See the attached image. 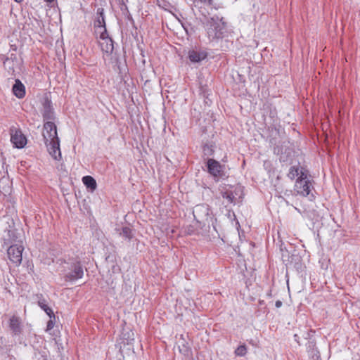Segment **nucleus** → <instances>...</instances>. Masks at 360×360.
I'll use <instances>...</instances> for the list:
<instances>
[{
	"label": "nucleus",
	"instance_id": "f257e3e1",
	"mask_svg": "<svg viewBox=\"0 0 360 360\" xmlns=\"http://www.w3.org/2000/svg\"><path fill=\"white\" fill-rule=\"evenodd\" d=\"M43 136L50 155L56 160L62 158L60 149V140L58 136L57 128L52 121L44 124Z\"/></svg>",
	"mask_w": 360,
	"mask_h": 360
},
{
	"label": "nucleus",
	"instance_id": "f03ea898",
	"mask_svg": "<svg viewBox=\"0 0 360 360\" xmlns=\"http://www.w3.org/2000/svg\"><path fill=\"white\" fill-rule=\"evenodd\" d=\"M205 27L210 41H219L226 38L230 34L227 23L222 17L217 15L206 20Z\"/></svg>",
	"mask_w": 360,
	"mask_h": 360
},
{
	"label": "nucleus",
	"instance_id": "7ed1b4c3",
	"mask_svg": "<svg viewBox=\"0 0 360 360\" xmlns=\"http://www.w3.org/2000/svg\"><path fill=\"white\" fill-rule=\"evenodd\" d=\"M63 272L65 281L74 282L83 277L84 267L78 258H70L64 261Z\"/></svg>",
	"mask_w": 360,
	"mask_h": 360
},
{
	"label": "nucleus",
	"instance_id": "20e7f679",
	"mask_svg": "<svg viewBox=\"0 0 360 360\" xmlns=\"http://www.w3.org/2000/svg\"><path fill=\"white\" fill-rule=\"evenodd\" d=\"M308 171L301 168L300 176L297 179L295 184V191L297 195L307 197L309 200H314V195L311 191L314 188L311 181L308 179Z\"/></svg>",
	"mask_w": 360,
	"mask_h": 360
},
{
	"label": "nucleus",
	"instance_id": "39448f33",
	"mask_svg": "<svg viewBox=\"0 0 360 360\" xmlns=\"http://www.w3.org/2000/svg\"><path fill=\"white\" fill-rule=\"evenodd\" d=\"M11 141L16 148H23L27 144V138L20 129L12 127L10 129Z\"/></svg>",
	"mask_w": 360,
	"mask_h": 360
},
{
	"label": "nucleus",
	"instance_id": "423d86ee",
	"mask_svg": "<svg viewBox=\"0 0 360 360\" xmlns=\"http://www.w3.org/2000/svg\"><path fill=\"white\" fill-rule=\"evenodd\" d=\"M242 193L243 191L240 186H230L221 192L222 198L226 200V202L233 205L236 204L237 198L241 197Z\"/></svg>",
	"mask_w": 360,
	"mask_h": 360
},
{
	"label": "nucleus",
	"instance_id": "0eeeda50",
	"mask_svg": "<svg viewBox=\"0 0 360 360\" xmlns=\"http://www.w3.org/2000/svg\"><path fill=\"white\" fill-rule=\"evenodd\" d=\"M23 250L24 248L22 245L17 244L10 245L7 250V255L10 261L16 266L21 264Z\"/></svg>",
	"mask_w": 360,
	"mask_h": 360
},
{
	"label": "nucleus",
	"instance_id": "6e6552de",
	"mask_svg": "<svg viewBox=\"0 0 360 360\" xmlns=\"http://www.w3.org/2000/svg\"><path fill=\"white\" fill-rule=\"evenodd\" d=\"M207 167L209 174L214 178L221 177L224 174V166L214 159L210 158L207 160Z\"/></svg>",
	"mask_w": 360,
	"mask_h": 360
},
{
	"label": "nucleus",
	"instance_id": "1a4fd4ad",
	"mask_svg": "<svg viewBox=\"0 0 360 360\" xmlns=\"http://www.w3.org/2000/svg\"><path fill=\"white\" fill-rule=\"evenodd\" d=\"M41 115L44 121H52L56 118L54 109L52 105V102L50 99H44L42 103Z\"/></svg>",
	"mask_w": 360,
	"mask_h": 360
},
{
	"label": "nucleus",
	"instance_id": "9d476101",
	"mask_svg": "<svg viewBox=\"0 0 360 360\" xmlns=\"http://www.w3.org/2000/svg\"><path fill=\"white\" fill-rule=\"evenodd\" d=\"M8 327L13 336H19L22 331V323L21 319L15 315H13L8 321Z\"/></svg>",
	"mask_w": 360,
	"mask_h": 360
},
{
	"label": "nucleus",
	"instance_id": "9b49d317",
	"mask_svg": "<svg viewBox=\"0 0 360 360\" xmlns=\"http://www.w3.org/2000/svg\"><path fill=\"white\" fill-rule=\"evenodd\" d=\"M12 91L18 98H22L25 96V86L19 79L15 80Z\"/></svg>",
	"mask_w": 360,
	"mask_h": 360
},
{
	"label": "nucleus",
	"instance_id": "f8f14e48",
	"mask_svg": "<svg viewBox=\"0 0 360 360\" xmlns=\"http://www.w3.org/2000/svg\"><path fill=\"white\" fill-rule=\"evenodd\" d=\"M207 57V53L203 51H190L188 58L193 63H198Z\"/></svg>",
	"mask_w": 360,
	"mask_h": 360
},
{
	"label": "nucleus",
	"instance_id": "ddd939ff",
	"mask_svg": "<svg viewBox=\"0 0 360 360\" xmlns=\"http://www.w3.org/2000/svg\"><path fill=\"white\" fill-rule=\"evenodd\" d=\"M269 130H271L272 135L275 136V137L270 140V143L271 144H275V139H276V137H281L282 134H284V129L279 124H273L272 126L269 127Z\"/></svg>",
	"mask_w": 360,
	"mask_h": 360
},
{
	"label": "nucleus",
	"instance_id": "4468645a",
	"mask_svg": "<svg viewBox=\"0 0 360 360\" xmlns=\"http://www.w3.org/2000/svg\"><path fill=\"white\" fill-rule=\"evenodd\" d=\"M100 46L103 53L110 54L114 49L113 41L112 39H107L100 42Z\"/></svg>",
	"mask_w": 360,
	"mask_h": 360
},
{
	"label": "nucleus",
	"instance_id": "2eb2a0df",
	"mask_svg": "<svg viewBox=\"0 0 360 360\" xmlns=\"http://www.w3.org/2000/svg\"><path fill=\"white\" fill-rule=\"evenodd\" d=\"M119 234L121 237H122L125 240H127L128 241H131L134 236V231L129 226L122 227L120 229Z\"/></svg>",
	"mask_w": 360,
	"mask_h": 360
},
{
	"label": "nucleus",
	"instance_id": "dca6fc26",
	"mask_svg": "<svg viewBox=\"0 0 360 360\" xmlns=\"http://www.w3.org/2000/svg\"><path fill=\"white\" fill-rule=\"evenodd\" d=\"M82 182L86 188H90L92 191L96 190L97 187L96 180L91 176H84L82 178Z\"/></svg>",
	"mask_w": 360,
	"mask_h": 360
},
{
	"label": "nucleus",
	"instance_id": "f3484780",
	"mask_svg": "<svg viewBox=\"0 0 360 360\" xmlns=\"http://www.w3.org/2000/svg\"><path fill=\"white\" fill-rule=\"evenodd\" d=\"M38 305L43 309L48 316L54 314L53 310L46 304L45 299H40L38 301Z\"/></svg>",
	"mask_w": 360,
	"mask_h": 360
},
{
	"label": "nucleus",
	"instance_id": "a211bd4d",
	"mask_svg": "<svg viewBox=\"0 0 360 360\" xmlns=\"http://www.w3.org/2000/svg\"><path fill=\"white\" fill-rule=\"evenodd\" d=\"M300 170L299 167L296 166H292L289 169V172L288 174V177L291 180L295 179L296 177H299L300 176Z\"/></svg>",
	"mask_w": 360,
	"mask_h": 360
},
{
	"label": "nucleus",
	"instance_id": "6ab92c4d",
	"mask_svg": "<svg viewBox=\"0 0 360 360\" xmlns=\"http://www.w3.org/2000/svg\"><path fill=\"white\" fill-rule=\"evenodd\" d=\"M34 355L37 360H48V352L45 350L39 351L35 349Z\"/></svg>",
	"mask_w": 360,
	"mask_h": 360
},
{
	"label": "nucleus",
	"instance_id": "aec40b11",
	"mask_svg": "<svg viewBox=\"0 0 360 360\" xmlns=\"http://www.w3.org/2000/svg\"><path fill=\"white\" fill-rule=\"evenodd\" d=\"M248 349L245 345L238 346L235 350V354L238 356H244L247 354Z\"/></svg>",
	"mask_w": 360,
	"mask_h": 360
},
{
	"label": "nucleus",
	"instance_id": "412c9836",
	"mask_svg": "<svg viewBox=\"0 0 360 360\" xmlns=\"http://www.w3.org/2000/svg\"><path fill=\"white\" fill-rule=\"evenodd\" d=\"M49 316V320L47 322L46 328L45 330L46 332H49L51 329H53V328L54 327L55 323H56V316H55V314H53V315H51V316Z\"/></svg>",
	"mask_w": 360,
	"mask_h": 360
},
{
	"label": "nucleus",
	"instance_id": "4be33fe9",
	"mask_svg": "<svg viewBox=\"0 0 360 360\" xmlns=\"http://www.w3.org/2000/svg\"><path fill=\"white\" fill-rule=\"evenodd\" d=\"M94 26L97 28H105L106 27L105 18L97 17L94 22Z\"/></svg>",
	"mask_w": 360,
	"mask_h": 360
},
{
	"label": "nucleus",
	"instance_id": "5701e85b",
	"mask_svg": "<svg viewBox=\"0 0 360 360\" xmlns=\"http://www.w3.org/2000/svg\"><path fill=\"white\" fill-rule=\"evenodd\" d=\"M308 354L311 360H321L320 353L317 349L310 351Z\"/></svg>",
	"mask_w": 360,
	"mask_h": 360
},
{
	"label": "nucleus",
	"instance_id": "b1692460",
	"mask_svg": "<svg viewBox=\"0 0 360 360\" xmlns=\"http://www.w3.org/2000/svg\"><path fill=\"white\" fill-rule=\"evenodd\" d=\"M120 6V8L121 10V11L122 12V13L124 15H128V19L132 22H134L133 20V18L131 17V15L129 14V10H128V8H127V4H124V5H121V6Z\"/></svg>",
	"mask_w": 360,
	"mask_h": 360
},
{
	"label": "nucleus",
	"instance_id": "393cba45",
	"mask_svg": "<svg viewBox=\"0 0 360 360\" xmlns=\"http://www.w3.org/2000/svg\"><path fill=\"white\" fill-rule=\"evenodd\" d=\"M306 346L307 352H310V351L317 349L316 347V342L314 340L310 339L307 343Z\"/></svg>",
	"mask_w": 360,
	"mask_h": 360
},
{
	"label": "nucleus",
	"instance_id": "a878e982",
	"mask_svg": "<svg viewBox=\"0 0 360 360\" xmlns=\"http://www.w3.org/2000/svg\"><path fill=\"white\" fill-rule=\"evenodd\" d=\"M103 31L101 32L99 38L102 41L107 40V39H111L107 32L106 27L105 28H102Z\"/></svg>",
	"mask_w": 360,
	"mask_h": 360
},
{
	"label": "nucleus",
	"instance_id": "bb28decb",
	"mask_svg": "<svg viewBox=\"0 0 360 360\" xmlns=\"http://www.w3.org/2000/svg\"><path fill=\"white\" fill-rule=\"evenodd\" d=\"M203 153L205 155H212L213 153V150L211 146L205 145L203 146Z\"/></svg>",
	"mask_w": 360,
	"mask_h": 360
},
{
	"label": "nucleus",
	"instance_id": "cd10ccee",
	"mask_svg": "<svg viewBox=\"0 0 360 360\" xmlns=\"http://www.w3.org/2000/svg\"><path fill=\"white\" fill-rule=\"evenodd\" d=\"M8 236H9L10 243L15 241V234L14 231L9 230L8 231Z\"/></svg>",
	"mask_w": 360,
	"mask_h": 360
},
{
	"label": "nucleus",
	"instance_id": "c85d7f7f",
	"mask_svg": "<svg viewBox=\"0 0 360 360\" xmlns=\"http://www.w3.org/2000/svg\"><path fill=\"white\" fill-rule=\"evenodd\" d=\"M96 15L97 17H103L105 18L104 9L103 8H98L96 10Z\"/></svg>",
	"mask_w": 360,
	"mask_h": 360
},
{
	"label": "nucleus",
	"instance_id": "c756f323",
	"mask_svg": "<svg viewBox=\"0 0 360 360\" xmlns=\"http://www.w3.org/2000/svg\"><path fill=\"white\" fill-rule=\"evenodd\" d=\"M294 340H295V342H296L299 345H301V343H300V337H299V335H297V334H295V335H294Z\"/></svg>",
	"mask_w": 360,
	"mask_h": 360
},
{
	"label": "nucleus",
	"instance_id": "7c9ffc66",
	"mask_svg": "<svg viewBox=\"0 0 360 360\" xmlns=\"http://www.w3.org/2000/svg\"><path fill=\"white\" fill-rule=\"evenodd\" d=\"M283 303L281 300H277L275 303V307L276 308H280L282 306Z\"/></svg>",
	"mask_w": 360,
	"mask_h": 360
},
{
	"label": "nucleus",
	"instance_id": "2f4dec72",
	"mask_svg": "<svg viewBox=\"0 0 360 360\" xmlns=\"http://www.w3.org/2000/svg\"><path fill=\"white\" fill-rule=\"evenodd\" d=\"M127 0H117V3L119 6L126 4V1Z\"/></svg>",
	"mask_w": 360,
	"mask_h": 360
},
{
	"label": "nucleus",
	"instance_id": "473e14b6",
	"mask_svg": "<svg viewBox=\"0 0 360 360\" xmlns=\"http://www.w3.org/2000/svg\"><path fill=\"white\" fill-rule=\"evenodd\" d=\"M19 343L23 345L24 346H27L25 341H22L21 339L19 340Z\"/></svg>",
	"mask_w": 360,
	"mask_h": 360
},
{
	"label": "nucleus",
	"instance_id": "72a5a7b5",
	"mask_svg": "<svg viewBox=\"0 0 360 360\" xmlns=\"http://www.w3.org/2000/svg\"><path fill=\"white\" fill-rule=\"evenodd\" d=\"M45 1L48 2V3H53L54 1V0H44Z\"/></svg>",
	"mask_w": 360,
	"mask_h": 360
},
{
	"label": "nucleus",
	"instance_id": "f704fd0d",
	"mask_svg": "<svg viewBox=\"0 0 360 360\" xmlns=\"http://www.w3.org/2000/svg\"><path fill=\"white\" fill-rule=\"evenodd\" d=\"M17 3H20L22 0H14Z\"/></svg>",
	"mask_w": 360,
	"mask_h": 360
},
{
	"label": "nucleus",
	"instance_id": "c9c22d12",
	"mask_svg": "<svg viewBox=\"0 0 360 360\" xmlns=\"http://www.w3.org/2000/svg\"><path fill=\"white\" fill-rule=\"evenodd\" d=\"M271 115L272 117H274V113L273 112H271Z\"/></svg>",
	"mask_w": 360,
	"mask_h": 360
},
{
	"label": "nucleus",
	"instance_id": "e433bc0d",
	"mask_svg": "<svg viewBox=\"0 0 360 360\" xmlns=\"http://www.w3.org/2000/svg\"><path fill=\"white\" fill-rule=\"evenodd\" d=\"M210 102V100L205 101V103L208 104V103Z\"/></svg>",
	"mask_w": 360,
	"mask_h": 360
},
{
	"label": "nucleus",
	"instance_id": "4c0bfd02",
	"mask_svg": "<svg viewBox=\"0 0 360 360\" xmlns=\"http://www.w3.org/2000/svg\"><path fill=\"white\" fill-rule=\"evenodd\" d=\"M210 102V100L205 101V103L208 104V103Z\"/></svg>",
	"mask_w": 360,
	"mask_h": 360
},
{
	"label": "nucleus",
	"instance_id": "58836bf2",
	"mask_svg": "<svg viewBox=\"0 0 360 360\" xmlns=\"http://www.w3.org/2000/svg\"><path fill=\"white\" fill-rule=\"evenodd\" d=\"M268 295H269V296H271V292H268Z\"/></svg>",
	"mask_w": 360,
	"mask_h": 360
}]
</instances>
